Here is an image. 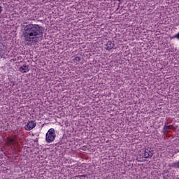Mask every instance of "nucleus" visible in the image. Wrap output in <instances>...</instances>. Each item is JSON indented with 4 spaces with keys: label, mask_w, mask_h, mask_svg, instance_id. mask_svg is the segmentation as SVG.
Segmentation results:
<instances>
[{
    "label": "nucleus",
    "mask_w": 179,
    "mask_h": 179,
    "mask_svg": "<svg viewBox=\"0 0 179 179\" xmlns=\"http://www.w3.org/2000/svg\"><path fill=\"white\" fill-rule=\"evenodd\" d=\"M44 36V29L37 24H29L24 27L22 36L26 43H40Z\"/></svg>",
    "instance_id": "f257e3e1"
},
{
    "label": "nucleus",
    "mask_w": 179,
    "mask_h": 179,
    "mask_svg": "<svg viewBox=\"0 0 179 179\" xmlns=\"http://www.w3.org/2000/svg\"><path fill=\"white\" fill-rule=\"evenodd\" d=\"M57 134H55V129L54 128L50 129L45 135V141L47 143H52L55 141Z\"/></svg>",
    "instance_id": "f03ea898"
},
{
    "label": "nucleus",
    "mask_w": 179,
    "mask_h": 179,
    "mask_svg": "<svg viewBox=\"0 0 179 179\" xmlns=\"http://www.w3.org/2000/svg\"><path fill=\"white\" fill-rule=\"evenodd\" d=\"M155 152L151 148H147L145 150H142L139 152V156L144 157V159H152L153 157Z\"/></svg>",
    "instance_id": "7ed1b4c3"
},
{
    "label": "nucleus",
    "mask_w": 179,
    "mask_h": 179,
    "mask_svg": "<svg viewBox=\"0 0 179 179\" xmlns=\"http://www.w3.org/2000/svg\"><path fill=\"white\" fill-rule=\"evenodd\" d=\"M37 127V122L34 120L28 121L27 125L24 126L25 131H31V129H34Z\"/></svg>",
    "instance_id": "20e7f679"
},
{
    "label": "nucleus",
    "mask_w": 179,
    "mask_h": 179,
    "mask_svg": "<svg viewBox=\"0 0 179 179\" xmlns=\"http://www.w3.org/2000/svg\"><path fill=\"white\" fill-rule=\"evenodd\" d=\"M18 71L22 73H27L30 71V69L29 65L24 64L19 68Z\"/></svg>",
    "instance_id": "39448f33"
},
{
    "label": "nucleus",
    "mask_w": 179,
    "mask_h": 179,
    "mask_svg": "<svg viewBox=\"0 0 179 179\" xmlns=\"http://www.w3.org/2000/svg\"><path fill=\"white\" fill-rule=\"evenodd\" d=\"M115 45L114 44V43H113V41H109L107 42L106 44H105V49L108 51H110L114 48Z\"/></svg>",
    "instance_id": "423d86ee"
},
{
    "label": "nucleus",
    "mask_w": 179,
    "mask_h": 179,
    "mask_svg": "<svg viewBox=\"0 0 179 179\" xmlns=\"http://www.w3.org/2000/svg\"><path fill=\"white\" fill-rule=\"evenodd\" d=\"M15 141L13 138H8L6 141V143L8 146H15Z\"/></svg>",
    "instance_id": "0eeeda50"
},
{
    "label": "nucleus",
    "mask_w": 179,
    "mask_h": 179,
    "mask_svg": "<svg viewBox=\"0 0 179 179\" xmlns=\"http://www.w3.org/2000/svg\"><path fill=\"white\" fill-rule=\"evenodd\" d=\"M80 57L79 56H76L74 57H73L72 61L73 62V64H79V62H80Z\"/></svg>",
    "instance_id": "6e6552de"
},
{
    "label": "nucleus",
    "mask_w": 179,
    "mask_h": 179,
    "mask_svg": "<svg viewBox=\"0 0 179 179\" xmlns=\"http://www.w3.org/2000/svg\"><path fill=\"white\" fill-rule=\"evenodd\" d=\"M169 129H171V127L169 125L165 124L164 127V132H167V131H169Z\"/></svg>",
    "instance_id": "1a4fd4ad"
},
{
    "label": "nucleus",
    "mask_w": 179,
    "mask_h": 179,
    "mask_svg": "<svg viewBox=\"0 0 179 179\" xmlns=\"http://www.w3.org/2000/svg\"><path fill=\"white\" fill-rule=\"evenodd\" d=\"M17 61H20L19 64L23 62V57L22 56H18L17 57Z\"/></svg>",
    "instance_id": "9d476101"
},
{
    "label": "nucleus",
    "mask_w": 179,
    "mask_h": 179,
    "mask_svg": "<svg viewBox=\"0 0 179 179\" xmlns=\"http://www.w3.org/2000/svg\"><path fill=\"white\" fill-rule=\"evenodd\" d=\"M2 10H3L2 6H1L0 4V14L2 13Z\"/></svg>",
    "instance_id": "9b49d317"
},
{
    "label": "nucleus",
    "mask_w": 179,
    "mask_h": 179,
    "mask_svg": "<svg viewBox=\"0 0 179 179\" xmlns=\"http://www.w3.org/2000/svg\"><path fill=\"white\" fill-rule=\"evenodd\" d=\"M80 177H85V175L80 176Z\"/></svg>",
    "instance_id": "f8f14e48"
},
{
    "label": "nucleus",
    "mask_w": 179,
    "mask_h": 179,
    "mask_svg": "<svg viewBox=\"0 0 179 179\" xmlns=\"http://www.w3.org/2000/svg\"><path fill=\"white\" fill-rule=\"evenodd\" d=\"M138 162H141V159H138Z\"/></svg>",
    "instance_id": "ddd939ff"
}]
</instances>
